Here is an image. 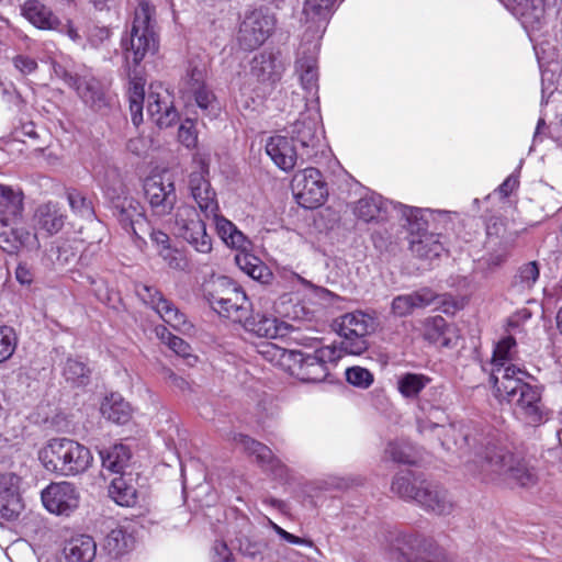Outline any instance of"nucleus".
Listing matches in <instances>:
<instances>
[{"label":"nucleus","instance_id":"obj_10","mask_svg":"<svg viewBox=\"0 0 562 562\" xmlns=\"http://www.w3.org/2000/svg\"><path fill=\"white\" fill-rule=\"evenodd\" d=\"M340 340V352L361 355L368 347V335L373 330V321L362 312L347 313L336 321Z\"/></svg>","mask_w":562,"mask_h":562},{"label":"nucleus","instance_id":"obj_6","mask_svg":"<svg viewBox=\"0 0 562 562\" xmlns=\"http://www.w3.org/2000/svg\"><path fill=\"white\" fill-rule=\"evenodd\" d=\"M154 9L146 0H140L135 9L130 33L122 38L125 66L137 68L142 60L158 50V37L153 20Z\"/></svg>","mask_w":562,"mask_h":562},{"label":"nucleus","instance_id":"obj_44","mask_svg":"<svg viewBox=\"0 0 562 562\" xmlns=\"http://www.w3.org/2000/svg\"><path fill=\"white\" fill-rule=\"evenodd\" d=\"M515 348L516 340L510 336L505 337L497 342L493 352V370L491 374H494L499 368H518L517 366L510 363L513 360V350Z\"/></svg>","mask_w":562,"mask_h":562},{"label":"nucleus","instance_id":"obj_43","mask_svg":"<svg viewBox=\"0 0 562 562\" xmlns=\"http://www.w3.org/2000/svg\"><path fill=\"white\" fill-rule=\"evenodd\" d=\"M539 267L536 261H530L522 265L518 269L512 282L513 291L517 293H525L526 291L531 290L539 279Z\"/></svg>","mask_w":562,"mask_h":562},{"label":"nucleus","instance_id":"obj_19","mask_svg":"<svg viewBox=\"0 0 562 562\" xmlns=\"http://www.w3.org/2000/svg\"><path fill=\"white\" fill-rule=\"evenodd\" d=\"M285 65L279 53L262 52L250 61V75L260 83L272 88L280 81Z\"/></svg>","mask_w":562,"mask_h":562},{"label":"nucleus","instance_id":"obj_47","mask_svg":"<svg viewBox=\"0 0 562 562\" xmlns=\"http://www.w3.org/2000/svg\"><path fill=\"white\" fill-rule=\"evenodd\" d=\"M63 374L71 384L81 386L89 382L90 370L82 361L68 358L64 366Z\"/></svg>","mask_w":562,"mask_h":562},{"label":"nucleus","instance_id":"obj_12","mask_svg":"<svg viewBox=\"0 0 562 562\" xmlns=\"http://www.w3.org/2000/svg\"><path fill=\"white\" fill-rule=\"evenodd\" d=\"M274 26V15L268 10L256 9L247 13L237 34L239 46L245 50L258 48L272 34Z\"/></svg>","mask_w":562,"mask_h":562},{"label":"nucleus","instance_id":"obj_9","mask_svg":"<svg viewBox=\"0 0 562 562\" xmlns=\"http://www.w3.org/2000/svg\"><path fill=\"white\" fill-rule=\"evenodd\" d=\"M193 170L188 176L190 195L198 204L205 217H211L220 211L216 192L212 188L210 173V159L206 155L196 153L193 156Z\"/></svg>","mask_w":562,"mask_h":562},{"label":"nucleus","instance_id":"obj_56","mask_svg":"<svg viewBox=\"0 0 562 562\" xmlns=\"http://www.w3.org/2000/svg\"><path fill=\"white\" fill-rule=\"evenodd\" d=\"M178 138L188 148L195 146L196 134L193 130V124L191 121H187L180 125L178 131Z\"/></svg>","mask_w":562,"mask_h":562},{"label":"nucleus","instance_id":"obj_58","mask_svg":"<svg viewBox=\"0 0 562 562\" xmlns=\"http://www.w3.org/2000/svg\"><path fill=\"white\" fill-rule=\"evenodd\" d=\"M13 65L22 75H30L37 68L36 60L24 55H18L14 57Z\"/></svg>","mask_w":562,"mask_h":562},{"label":"nucleus","instance_id":"obj_28","mask_svg":"<svg viewBox=\"0 0 562 562\" xmlns=\"http://www.w3.org/2000/svg\"><path fill=\"white\" fill-rule=\"evenodd\" d=\"M318 122L319 114L317 112L301 113L300 119L296 120L291 127V139L297 140L302 147H316L321 136Z\"/></svg>","mask_w":562,"mask_h":562},{"label":"nucleus","instance_id":"obj_33","mask_svg":"<svg viewBox=\"0 0 562 562\" xmlns=\"http://www.w3.org/2000/svg\"><path fill=\"white\" fill-rule=\"evenodd\" d=\"M424 482V479L416 476L412 471L406 470L394 476L391 490L403 499L417 502V494H419Z\"/></svg>","mask_w":562,"mask_h":562},{"label":"nucleus","instance_id":"obj_5","mask_svg":"<svg viewBox=\"0 0 562 562\" xmlns=\"http://www.w3.org/2000/svg\"><path fill=\"white\" fill-rule=\"evenodd\" d=\"M43 467L63 476H74L86 472L92 464L90 450L68 438L50 439L38 452Z\"/></svg>","mask_w":562,"mask_h":562},{"label":"nucleus","instance_id":"obj_22","mask_svg":"<svg viewBox=\"0 0 562 562\" xmlns=\"http://www.w3.org/2000/svg\"><path fill=\"white\" fill-rule=\"evenodd\" d=\"M393 548L406 562H419L432 551L434 543L416 531H401L393 540Z\"/></svg>","mask_w":562,"mask_h":562},{"label":"nucleus","instance_id":"obj_61","mask_svg":"<svg viewBox=\"0 0 562 562\" xmlns=\"http://www.w3.org/2000/svg\"><path fill=\"white\" fill-rule=\"evenodd\" d=\"M213 552V562H232L231 550L224 541H215Z\"/></svg>","mask_w":562,"mask_h":562},{"label":"nucleus","instance_id":"obj_51","mask_svg":"<svg viewBox=\"0 0 562 562\" xmlns=\"http://www.w3.org/2000/svg\"><path fill=\"white\" fill-rule=\"evenodd\" d=\"M346 380L353 386L368 389L373 383V374L366 368L351 367L346 370Z\"/></svg>","mask_w":562,"mask_h":562},{"label":"nucleus","instance_id":"obj_41","mask_svg":"<svg viewBox=\"0 0 562 562\" xmlns=\"http://www.w3.org/2000/svg\"><path fill=\"white\" fill-rule=\"evenodd\" d=\"M23 504L18 491L0 484V513L7 520L16 519L23 510Z\"/></svg>","mask_w":562,"mask_h":562},{"label":"nucleus","instance_id":"obj_40","mask_svg":"<svg viewBox=\"0 0 562 562\" xmlns=\"http://www.w3.org/2000/svg\"><path fill=\"white\" fill-rule=\"evenodd\" d=\"M102 468L112 473H122L131 458L130 450L124 445H114L99 452Z\"/></svg>","mask_w":562,"mask_h":562},{"label":"nucleus","instance_id":"obj_30","mask_svg":"<svg viewBox=\"0 0 562 562\" xmlns=\"http://www.w3.org/2000/svg\"><path fill=\"white\" fill-rule=\"evenodd\" d=\"M243 326L247 331L269 339L285 335L288 328L285 323L280 322L276 317L259 313L256 315H250L249 313Z\"/></svg>","mask_w":562,"mask_h":562},{"label":"nucleus","instance_id":"obj_20","mask_svg":"<svg viewBox=\"0 0 562 562\" xmlns=\"http://www.w3.org/2000/svg\"><path fill=\"white\" fill-rule=\"evenodd\" d=\"M147 113L160 128L169 127L178 120L170 93L161 86L156 89L150 87L147 95Z\"/></svg>","mask_w":562,"mask_h":562},{"label":"nucleus","instance_id":"obj_49","mask_svg":"<svg viewBox=\"0 0 562 562\" xmlns=\"http://www.w3.org/2000/svg\"><path fill=\"white\" fill-rule=\"evenodd\" d=\"M18 346V335L11 326H0V363L12 357Z\"/></svg>","mask_w":562,"mask_h":562},{"label":"nucleus","instance_id":"obj_57","mask_svg":"<svg viewBox=\"0 0 562 562\" xmlns=\"http://www.w3.org/2000/svg\"><path fill=\"white\" fill-rule=\"evenodd\" d=\"M249 277L262 284H268L271 282L273 274L269 267L258 258V262L255 263Z\"/></svg>","mask_w":562,"mask_h":562},{"label":"nucleus","instance_id":"obj_15","mask_svg":"<svg viewBox=\"0 0 562 562\" xmlns=\"http://www.w3.org/2000/svg\"><path fill=\"white\" fill-rule=\"evenodd\" d=\"M207 300L214 311L235 323L243 324L251 311L246 293L236 285L228 286L223 294L210 293Z\"/></svg>","mask_w":562,"mask_h":562},{"label":"nucleus","instance_id":"obj_4","mask_svg":"<svg viewBox=\"0 0 562 562\" xmlns=\"http://www.w3.org/2000/svg\"><path fill=\"white\" fill-rule=\"evenodd\" d=\"M24 193L20 188L0 183V249L9 255H16L29 247L31 231L24 226H13L23 218Z\"/></svg>","mask_w":562,"mask_h":562},{"label":"nucleus","instance_id":"obj_17","mask_svg":"<svg viewBox=\"0 0 562 562\" xmlns=\"http://www.w3.org/2000/svg\"><path fill=\"white\" fill-rule=\"evenodd\" d=\"M144 192L154 215L165 216L173 210L177 194L171 179L158 175L149 177L144 182Z\"/></svg>","mask_w":562,"mask_h":562},{"label":"nucleus","instance_id":"obj_48","mask_svg":"<svg viewBox=\"0 0 562 562\" xmlns=\"http://www.w3.org/2000/svg\"><path fill=\"white\" fill-rule=\"evenodd\" d=\"M513 14L528 19L539 20L542 10L535 5L532 0H501Z\"/></svg>","mask_w":562,"mask_h":562},{"label":"nucleus","instance_id":"obj_54","mask_svg":"<svg viewBox=\"0 0 562 562\" xmlns=\"http://www.w3.org/2000/svg\"><path fill=\"white\" fill-rule=\"evenodd\" d=\"M268 525L276 531V533L283 539L284 541L291 543V544H297V546H306V547H313V542L308 539L300 538L295 535H292L281 528L279 525L273 522L271 519L268 518Z\"/></svg>","mask_w":562,"mask_h":562},{"label":"nucleus","instance_id":"obj_3","mask_svg":"<svg viewBox=\"0 0 562 562\" xmlns=\"http://www.w3.org/2000/svg\"><path fill=\"white\" fill-rule=\"evenodd\" d=\"M259 353L273 366L280 367L303 382L311 383L325 381L329 373L327 364L340 358V351L334 345L316 347L313 353H306L269 342L261 345Z\"/></svg>","mask_w":562,"mask_h":562},{"label":"nucleus","instance_id":"obj_37","mask_svg":"<svg viewBox=\"0 0 562 562\" xmlns=\"http://www.w3.org/2000/svg\"><path fill=\"white\" fill-rule=\"evenodd\" d=\"M135 543V539L124 526L111 529L104 538V549L112 557H120L128 552Z\"/></svg>","mask_w":562,"mask_h":562},{"label":"nucleus","instance_id":"obj_13","mask_svg":"<svg viewBox=\"0 0 562 562\" xmlns=\"http://www.w3.org/2000/svg\"><path fill=\"white\" fill-rule=\"evenodd\" d=\"M291 188L297 203L305 209L322 205L327 196V187L322 173L312 167L296 172Z\"/></svg>","mask_w":562,"mask_h":562},{"label":"nucleus","instance_id":"obj_32","mask_svg":"<svg viewBox=\"0 0 562 562\" xmlns=\"http://www.w3.org/2000/svg\"><path fill=\"white\" fill-rule=\"evenodd\" d=\"M95 553L94 540L90 536L81 535L65 544L59 562H92Z\"/></svg>","mask_w":562,"mask_h":562},{"label":"nucleus","instance_id":"obj_59","mask_svg":"<svg viewBox=\"0 0 562 562\" xmlns=\"http://www.w3.org/2000/svg\"><path fill=\"white\" fill-rule=\"evenodd\" d=\"M192 101L202 110H207L214 102V95L204 86L202 89L192 94Z\"/></svg>","mask_w":562,"mask_h":562},{"label":"nucleus","instance_id":"obj_53","mask_svg":"<svg viewBox=\"0 0 562 562\" xmlns=\"http://www.w3.org/2000/svg\"><path fill=\"white\" fill-rule=\"evenodd\" d=\"M161 338L165 340L168 347L176 352L177 355L181 357H188L190 356V346L188 342H186L182 338L177 337L170 333H162Z\"/></svg>","mask_w":562,"mask_h":562},{"label":"nucleus","instance_id":"obj_26","mask_svg":"<svg viewBox=\"0 0 562 562\" xmlns=\"http://www.w3.org/2000/svg\"><path fill=\"white\" fill-rule=\"evenodd\" d=\"M266 153L283 171L292 170L296 164V149L292 143V139L288 138L286 136H271L267 140Z\"/></svg>","mask_w":562,"mask_h":562},{"label":"nucleus","instance_id":"obj_29","mask_svg":"<svg viewBox=\"0 0 562 562\" xmlns=\"http://www.w3.org/2000/svg\"><path fill=\"white\" fill-rule=\"evenodd\" d=\"M316 64V45H313L312 48H305L302 45L295 61V71L300 77L302 87L310 92L317 91L318 72Z\"/></svg>","mask_w":562,"mask_h":562},{"label":"nucleus","instance_id":"obj_21","mask_svg":"<svg viewBox=\"0 0 562 562\" xmlns=\"http://www.w3.org/2000/svg\"><path fill=\"white\" fill-rule=\"evenodd\" d=\"M146 294L144 300L159 314V316L175 329L188 331L192 325L187 321L186 315L158 290L144 286Z\"/></svg>","mask_w":562,"mask_h":562},{"label":"nucleus","instance_id":"obj_31","mask_svg":"<svg viewBox=\"0 0 562 562\" xmlns=\"http://www.w3.org/2000/svg\"><path fill=\"white\" fill-rule=\"evenodd\" d=\"M22 15L41 30H58L59 19L50 8L40 0H26L21 7Z\"/></svg>","mask_w":562,"mask_h":562},{"label":"nucleus","instance_id":"obj_23","mask_svg":"<svg viewBox=\"0 0 562 562\" xmlns=\"http://www.w3.org/2000/svg\"><path fill=\"white\" fill-rule=\"evenodd\" d=\"M416 503L425 510L436 515H450L454 509V503L448 491L426 480L417 494Z\"/></svg>","mask_w":562,"mask_h":562},{"label":"nucleus","instance_id":"obj_38","mask_svg":"<svg viewBox=\"0 0 562 562\" xmlns=\"http://www.w3.org/2000/svg\"><path fill=\"white\" fill-rule=\"evenodd\" d=\"M431 379L423 373L405 372L397 376L396 387L405 400H416Z\"/></svg>","mask_w":562,"mask_h":562},{"label":"nucleus","instance_id":"obj_24","mask_svg":"<svg viewBox=\"0 0 562 562\" xmlns=\"http://www.w3.org/2000/svg\"><path fill=\"white\" fill-rule=\"evenodd\" d=\"M233 441L245 452L255 456L257 462L265 470L270 471L276 475L282 476L285 467L278 458L274 457L270 448L243 434L234 435Z\"/></svg>","mask_w":562,"mask_h":562},{"label":"nucleus","instance_id":"obj_36","mask_svg":"<svg viewBox=\"0 0 562 562\" xmlns=\"http://www.w3.org/2000/svg\"><path fill=\"white\" fill-rule=\"evenodd\" d=\"M424 337L439 347H451L452 329L442 316L429 317L424 323Z\"/></svg>","mask_w":562,"mask_h":562},{"label":"nucleus","instance_id":"obj_2","mask_svg":"<svg viewBox=\"0 0 562 562\" xmlns=\"http://www.w3.org/2000/svg\"><path fill=\"white\" fill-rule=\"evenodd\" d=\"M471 471L484 481L504 482L521 487L533 486L538 475L522 459L516 458L505 447L487 441L475 452Z\"/></svg>","mask_w":562,"mask_h":562},{"label":"nucleus","instance_id":"obj_25","mask_svg":"<svg viewBox=\"0 0 562 562\" xmlns=\"http://www.w3.org/2000/svg\"><path fill=\"white\" fill-rule=\"evenodd\" d=\"M70 85L75 87L82 101L93 110H102L110 103L105 87L92 76L70 77Z\"/></svg>","mask_w":562,"mask_h":562},{"label":"nucleus","instance_id":"obj_52","mask_svg":"<svg viewBox=\"0 0 562 562\" xmlns=\"http://www.w3.org/2000/svg\"><path fill=\"white\" fill-rule=\"evenodd\" d=\"M238 549L244 555L257 559L262 555L266 549V543L249 537H243L238 539Z\"/></svg>","mask_w":562,"mask_h":562},{"label":"nucleus","instance_id":"obj_63","mask_svg":"<svg viewBox=\"0 0 562 562\" xmlns=\"http://www.w3.org/2000/svg\"><path fill=\"white\" fill-rule=\"evenodd\" d=\"M166 255H164L165 260H167L168 265L172 269L183 270L187 266L184 258L176 250H171L170 248L166 250Z\"/></svg>","mask_w":562,"mask_h":562},{"label":"nucleus","instance_id":"obj_62","mask_svg":"<svg viewBox=\"0 0 562 562\" xmlns=\"http://www.w3.org/2000/svg\"><path fill=\"white\" fill-rule=\"evenodd\" d=\"M145 235H148L150 240L157 246H161L165 250L169 249V236L166 233L161 231H155L148 224V231L143 234V237Z\"/></svg>","mask_w":562,"mask_h":562},{"label":"nucleus","instance_id":"obj_45","mask_svg":"<svg viewBox=\"0 0 562 562\" xmlns=\"http://www.w3.org/2000/svg\"><path fill=\"white\" fill-rule=\"evenodd\" d=\"M109 495L120 506H132L136 501V490L126 483L123 476L112 480Z\"/></svg>","mask_w":562,"mask_h":562},{"label":"nucleus","instance_id":"obj_55","mask_svg":"<svg viewBox=\"0 0 562 562\" xmlns=\"http://www.w3.org/2000/svg\"><path fill=\"white\" fill-rule=\"evenodd\" d=\"M15 279L21 285L30 286L35 278L34 269L31 265L25 261L18 263L15 269Z\"/></svg>","mask_w":562,"mask_h":562},{"label":"nucleus","instance_id":"obj_34","mask_svg":"<svg viewBox=\"0 0 562 562\" xmlns=\"http://www.w3.org/2000/svg\"><path fill=\"white\" fill-rule=\"evenodd\" d=\"M205 69L203 66L189 63L186 74L178 83V91L181 98L190 103L192 94L205 86Z\"/></svg>","mask_w":562,"mask_h":562},{"label":"nucleus","instance_id":"obj_64","mask_svg":"<svg viewBox=\"0 0 562 562\" xmlns=\"http://www.w3.org/2000/svg\"><path fill=\"white\" fill-rule=\"evenodd\" d=\"M166 379L171 387L178 389L182 392L189 390L190 387L189 382L184 378L177 375L175 372L170 370L167 371Z\"/></svg>","mask_w":562,"mask_h":562},{"label":"nucleus","instance_id":"obj_27","mask_svg":"<svg viewBox=\"0 0 562 562\" xmlns=\"http://www.w3.org/2000/svg\"><path fill=\"white\" fill-rule=\"evenodd\" d=\"M436 299V294L428 288L412 293L397 295L392 300L391 312L394 316L404 317L415 310L429 306Z\"/></svg>","mask_w":562,"mask_h":562},{"label":"nucleus","instance_id":"obj_39","mask_svg":"<svg viewBox=\"0 0 562 562\" xmlns=\"http://www.w3.org/2000/svg\"><path fill=\"white\" fill-rule=\"evenodd\" d=\"M215 222V227L221 239L231 247L245 249L249 244L245 235L237 229V227L225 217L221 216L218 212L211 214Z\"/></svg>","mask_w":562,"mask_h":562},{"label":"nucleus","instance_id":"obj_50","mask_svg":"<svg viewBox=\"0 0 562 562\" xmlns=\"http://www.w3.org/2000/svg\"><path fill=\"white\" fill-rule=\"evenodd\" d=\"M67 201L75 214L86 218L93 216L92 203L81 192L77 190L67 191Z\"/></svg>","mask_w":562,"mask_h":562},{"label":"nucleus","instance_id":"obj_7","mask_svg":"<svg viewBox=\"0 0 562 562\" xmlns=\"http://www.w3.org/2000/svg\"><path fill=\"white\" fill-rule=\"evenodd\" d=\"M106 196L120 226L136 239H143V234L148 231V221L140 202L130 195L124 187L109 188Z\"/></svg>","mask_w":562,"mask_h":562},{"label":"nucleus","instance_id":"obj_11","mask_svg":"<svg viewBox=\"0 0 562 562\" xmlns=\"http://www.w3.org/2000/svg\"><path fill=\"white\" fill-rule=\"evenodd\" d=\"M173 229L177 236L184 239L198 252H211L212 238L206 233L205 223L201 220L194 206L182 204L177 207Z\"/></svg>","mask_w":562,"mask_h":562},{"label":"nucleus","instance_id":"obj_14","mask_svg":"<svg viewBox=\"0 0 562 562\" xmlns=\"http://www.w3.org/2000/svg\"><path fill=\"white\" fill-rule=\"evenodd\" d=\"M67 220L66 210L58 201L48 200L37 204L32 215L34 229L32 236H36V240L31 239L29 246L35 244L36 247H40L38 234L52 237L60 233Z\"/></svg>","mask_w":562,"mask_h":562},{"label":"nucleus","instance_id":"obj_8","mask_svg":"<svg viewBox=\"0 0 562 562\" xmlns=\"http://www.w3.org/2000/svg\"><path fill=\"white\" fill-rule=\"evenodd\" d=\"M403 215L407 221L409 232V249L414 256L422 260L432 261L445 251L439 236L427 232V221L420 209L402 206Z\"/></svg>","mask_w":562,"mask_h":562},{"label":"nucleus","instance_id":"obj_18","mask_svg":"<svg viewBox=\"0 0 562 562\" xmlns=\"http://www.w3.org/2000/svg\"><path fill=\"white\" fill-rule=\"evenodd\" d=\"M42 502L48 512L69 516L79 505V492L69 482L52 483L42 492Z\"/></svg>","mask_w":562,"mask_h":562},{"label":"nucleus","instance_id":"obj_46","mask_svg":"<svg viewBox=\"0 0 562 562\" xmlns=\"http://www.w3.org/2000/svg\"><path fill=\"white\" fill-rule=\"evenodd\" d=\"M336 0H305L303 7V13L306 20L313 22H326L333 9Z\"/></svg>","mask_w":562,"mask_h":562},{"label":"nucleus","instance_id":"obj_1","mask_svg":"<svg viewBox=\"0 0 562 562\" xmlns=\"http://www.w3.org/2000/svg\"><path fill=\"white\" fill-rule=\"evenodd\" d=\"M529 374L521 368H499L491 374L494 394L514 406L515 413L528 425L548 420L549 411L542 402L541 389L525 381Z\"/></svg>","mask_w":562,"mask_h":562},{"label":"nucleus","instance_id":"obj_60","mask_svg":"<svg viewBox=\"0 0 562 562\" xmlns=\"http://www.w3.org/2000/svg\"><path fill=\"white\" fill-rule=\"evenodd\" d=\"M235 261L238 268L247 276H249L252 271V268L255 267V263L258 262V257L244 252L236 255Z\"/></svg>","mask_w":562,"mask_h":562},{"label":"nucleus","instance_id":"obj_42","mask_svg":"<svg viewBox=\"0 0 562 562\" xmlns=\"http://www.w3.org/2000/svg\"><path fill=\"white\" fill-rule=\"evenodd\" d=\"M384 210L385 205L382 196L376 193H370L357 201L353 212L358 218L371 222Z\"/></svg>","mask_w":562,"mask_h":562},{"label":"nucleus","instance_id":"obj_16","mask_svg":"<svg viewBox=\"0 0 562 562\" xmlns=\"http://www.w3.org/2000/svg\"><path fill=\"white\" fill-rule=\"evenodd\" d=\"M446 405L445 386L442 385L429 387L424 395L418 398V411L428 419L426 420L422 416H418L417 423L419 432L424 434L428 429L432 430L446 422Z\"/></svg>","mask_w":562,"mask_h":562},{"label":"nucleus","instance_id":"obj_35","mask_svg":"<svg viewBox=\"0 0 562 562\" xmlns=\"http://www.w3.org/2000/svg\"><path fill=\"white\" fill-rule=\"evenodd\" d=\"M101 414L115 424H126L132 416L131 405L117 393L106 396L101 404Z\"/></svg>","mask_w":562,"mask_h":562}]
</instances>
